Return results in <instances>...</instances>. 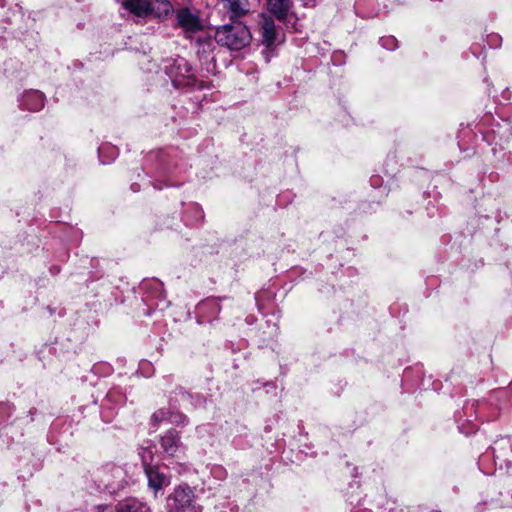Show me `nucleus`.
<instances>
[{
    "mask_svg": "<svg viewBox=\"0 0 512 512\" xmlns=\"http://www.w3.org/2000/svg\"><path fill=\"white\" fill-rule=\"evenodd\" d=\"M214 37L219 45L231 51L242 50L252 41L250 29L240 21L218 26Z\"/></svg>",
    "mask_w": 512,
    "mask_h": 512,
    "instance_id": "nucleus-1",
    "label": "nucleus"
},
{
    "mask_svg": "<svg viewBox=\"0 0 512 512\" xmlns=\"http://www.w3.org/2000/svg\"><path fill=\"white\" fill-rule=\"evenodd\" d=\"M164 69L175 88H204L202 81L196 78L191 64L183 57L167 60Z\"/></svg>",
    "mask_w": 512,
    "mask_h": 512,
    "instance_id": "nucleus-2",
    "label": "nucleus"
},
{
    "mask_svg": "<svg viewBox=\"0 0 512 512\" xmlns=\"http://www.w3.org/2000/svg\"><path fill=\"white\" fill-rule=\"evenodd\" d=\"M122 7L140 18H145L149 15L163 17L172 11V5L169 0H125L122 2Z\"/></svg>",
    "mask_w": 512,
    "mask_h": 512,
    "instance_id": "nucleus-3",
    "label": "nucleus"
},
{
    "mask_svg": "<svg viewBox=\"0 0 512 512\" xmlns=\"http://www.w3.org/2000/svg\"><path fill=\"white\" fill-rule=\"evenodd\" d=\"M167 512H201L194 491L186 484L177 486L166 499Z\"/></svg>",
    "mask_w": 512,
    "mask_h": 512,
    "instance_id": "nucleus-4",
    "label": "nucleus"
},
{
    "mask_svg": "<svg viewBox=\"0 0 512 512\" xmlns=\"http://www.w3.org/2000/svg\"><path fill=\"white\" fill-rule=\"evenodd\" d=\"M160 446L163 452L171 457L177 456V454L182 450V441L179 433L174 430H168L161 438H160Z\"/></svg>",
    "mask_w": 512,
    "mask_h": 512,
    "instance_id": "nucleus-5",
    "label": "nucleus"
},
{
    "mask_svg": "<svg viewBox=\"0 0 512 512\" xmlns=\"http://www.w3.org/2000/svg\"><path fill=\"white\" fill-rule=\"evenodd\" d=\"M177 22L186 32L195 33L202 29L200 18L188 8H181L176 13Z\"/></svg>",
    "mask_w": 512,
    "mask_h": 512,
    "instance_id": "nucleus-6",
    "label": "nucleus"
},
{
    "mask_svg": "<svg viewBox=\"0 0 512 512\" xmlns=\"http://www.w3.org/2000/svg\"><path fill=\"white\" fill-rule=\"evenodd\" d=\"M260 34L261 41L266 47H271L277 41L278 32L275 22L268 15H261Z\"/></svg>",
    "mask_w": 512,
    "mask_h": 512,
    "instance_id": "nucleus-7",
    "label": "nucleus"
},
{
    "mask_svg": "<svg viewBox=\"0 0 512 512\" xmlns=\"http://www.w3.org/2000/svg\"><path fill=\"white\" fill-rule=\"evenodd\" d=\"M144 470L148 479V485L155 492L169 484L168 477L164 473L160 472L158 466L144 463Z\"/></svg>",
    "mask_w": 512,
    "mask_h": 512,
    "instance_id": "nucleus-8",
    "label": "nucleus"
},
{
    "mask_svg": "<svg viewBox=\"0 0 512 512\" xmlns=\"http://www.w3.org/2000/svg\"><path fill=\"white\" fill-rule=\"evenodd\" d=\"M292 7V0H267L268 11L282 22L292 14Z\"/></svg>",
    "mask_w": 512,
    "mask_h": 512,
    "instance_id": "nucleus-9",
    "label": "nucleus"
},
{
    "mask_svg": "<svg viewBox=\"0 0 512 512\" xmlns=\"http://www.w3.org/2000/svg\"><path fill=\"white\" fill-rule=\"evenodd\" d=\"M45 96L38 90L26 91L21 99L20 106L29 111H39L44 107Z\"/></svg>",
    "mask_w": 512,
    "mask_h": 512,
    "instance_id": "nucleus-10",
    "label": "nucleus"
},
{
    "mask_svg": "<svg viewBox=\"0 0 512 512\" xmlns=\"http://www.w3.org/2000/svg\"><path fill=\"white\" fill-rule=\"evenodd\" d=\"M224 8L229 13L231 19L239 18L249 12L248 0H222Z\"/></svg>",
    "mask_w": 512,
    "mask_h": 512,
    "instance_id": "nucleus-11",
    "label": "nucleus"
},
{
    "mask_svg": "<svg viewBox=\"0 0 512 512\" xmlns=\"http://www.w3.org/2000/svg\"><path fill=\"white\" fill-rule=\"evenodd\" d=\"M116 512H151L149 506L138 500H129L118 504Z\"/></svg>",
    "mask_w": 512,
    "mask_h": 512,
    "instance_id": "nucleus-12",
    "label": "nucleus"
},
{
    "mask_svg": "<svg viewBox=\"0 0 512 512\" xmlns=\"http://www.w3.org/2000/svg\"><path fill=\"white\" fill-rule=\"evenodd\" d=\"M169 413L170 410L164 408L155 411L151 416V424L153 426H158L162 422H168Z\"/></svg>",
    "mask_w": 512,
    "mask_h": 512,
    "instance_id": "nucleus-13",
    "label": "nucleus"
},
{
    "mask_svg": "<svg viewBox=\"0 0 512 512\" xmlns=\"http://www.w3.org/2000/svg\"><path fill=\"white\" fill-rule=\"evenodd\" d=\"M168 422L174 425L185 426L189 423V420L186 415L179 411H170Z\"/></svg>",
    "mask_w": 512,
    "mask_h": 512,
    "instance_id": "nucleus-14",
    "label": "nucleus"
},
{
    "mask_svg": "<svg viewBox=\"0 0 512 512\" xmlns=\"http://www.w3.org/2000/svg\"><path fill=\"white\" fill-rule=\"evenodd\" d=\"M106 400L109 403H113L115 405L124 404L126 397L116 389L110 390L106 395Z\"/></svg>",
    "mask_w": 512,
    "mask_h": 512,
    "instance_id": "nucleus-15",
    "label": "nucleus"
},
{
    "mask_svg": "<svg viewBox=\"0 0 512 512\" xmlns=\"http://www.w3.org/2000/svg\"><path fill=\"white\" fill-rule=\"evenodd\" d=\"M179 393H180L183 401L189 402L192 405L200 406V405H202L204 403V398L202 396L198 395V394L193 396V395H191V394H189L187 392H184L182 390H180Z\"/></svg>",
    "mask_w": 512,
    "mask_h": 512,
    "instance_id": "nucleus-16",
    "label": "nucleus"
},
{
    "mask_svg": "<svg viewBox=\"0 0 512 512\" xmlns=\"http://www.w3.org/2000/svg\"><path fill=\"white\" fill-rule=\"evenodd\" d=\"M380 44L388 50H394L397 48V39L394 36L383 37Z\"/></svg>",
    "mask_w": 512,
    "mask_h": 512,
    "instance_id": "nucleus-17",
    "label": "nucleus"
},
{
    "mask_svg": "<svg viewBox=\"0 0 512 512\" xmlns=\"http://www.w3.org/2000/svg\"><path fill=\"white\" fill-rule=\"evenodd\" d=\"M106 150H109L111 152V155H112V160L116 157L117 155V151L114 147H110V146H107V145H103L101 147H99L98 149V153H99V158H100V161L103 163V164H108L109 161L107 160H104L103 159V154Z\"/></svg>",
    "mask_w": 512,
    "mask_h": 512,
    "instance_id": "nucleus-18",
    "label": "nucleus"
},
{
    "mask_svg": "<svg viewBox=\"0 0 512 512\" xmlns=\"http://www.w3.org/2000/svg\"><path fill=\"white\" fill-rule=\"evenodd\" d=\"M502 97L506 100H512V87H509V88H506L503 92H502ZM511 122H512V119H511Z\"/></svg>",
    "mask_w": 512,
    "mask_h": 512,
    "instance_id": "nucleus-19",
    "label": "nucleus"
},
{
    "mask_svg": "<svg viewBox=\"0 0 512 512\" xmlns=\"http://www.w3.org/2000/svg\"><path fill=\"white\" fill-rule=\"evenodd\" d=\"M95 512H112V509L108 505H101L96 508Z\"/></svg>",
    "mask_w": 512,
    "mask_h": 512,
    "instance_id": "nucleus-20",
    "label": "nucleus"
},
{
    "mask_svg": "<svg viewBox=\"0 0 512 512\" xmlns=\"http://www.w3.org/2000/svg\"><path fill=\"white\" fill-rule=\"evenodd\" d=\"M202 305H209V306L219 309V307H218L219 305H218L217 301H215V300H208V301L204 302Z\"/></svg>",
    "mask_w": 512,
    "mask_h": 512,
    "instance_id": "nucleus-21",
    "label": "nucleus"
},
{
    "mask_svg": "<svg viewBox=\"0 0 512 512\" xmlns=\"http://www.w3.org/2000/svg\"><path fill=\"white\" fill-rule=\"evenodd\" d=\"M213 473L218 476H222L225 474V471L222 467H216V468H214Z\"/></svg>",
    "mask_w": 512,
    "mask_h": 512,
    "instance_id": "nucleus-22",
    "label": "nucleus"
},
{
    "mask_svg": "<svg viewBox=\"0 0 512 512\" xmlns=\"http://www.w3.org/2000/svg\"><path fill=\"white\" fill-rule=\"evenodd\" d=\"M371 181H372L373 185H378L380 182V178L379 177L372 178Z\"/></svg>",
    "mask_w": 512,
    "mask_h": 512,
    "instance_id": "nucleus-23",
    "label": "nucleus"
},
{
    "mask_svg": "<svg viewBox=\"0 0 512 512\" xmlns=\"http://www.w3.org/2000/svg\"><path fill=\"white\" fill-rule=\"evenodd\" d=\"M153 285L155 286V289L159 290L162 286L160 282H154Z\"/></svg>",
    "mask_w": 512,
    "mask_h": 512,
    "instance_id": "nucleus-24",
    "label": "nucleus"
},
{
    "mask_svg": "<svg viewBox=\"0 0 512 512\" xmlns=\"http://www.w3.org/2000/svg\"><path fill=\"white\" fill-rule=\"evenodd\" d=\"M159 298H160V301H164V300H165V299H164V296L162 295V292H161V291H159Z\"/></svg>",
    "mask_w": 512,
    "mask_h": 512,
    "instance_id": "nucleus-25",
    "label": "nucleus"
},
{
    "mask_svg": "<svg viewBox=\"0 0 512 512\" xmlns=\"http://www.w3.org/2000/svg\"><path fill=\"white\" fill-rule=\"evenodd\" d=\"M315 1H316V0H307V3H306V4L311 3L312 5H314V4H315Z\"/></svg>",
    "mask_w": 512,
    "mask_h": 512,
    "instance_id": "nucleus-26",
    "label": "nucleus"
},
{
    "mask_svg": "<svg viewBox=\"0 0 512 512\" xmlns=\"http://www.w3.org/2000/svg\"><path fill=\"white\" fill-rule=\"evenodd\" d=\"M121 472H122V471H121V469H120V468H115V473H116V474H120Z\"/></svg>",
    "mask_w": 512,
    "mask_h": 512,
    "instance_id": "nucleus-27",
    "label": "nucleus"
}]
</instances>
